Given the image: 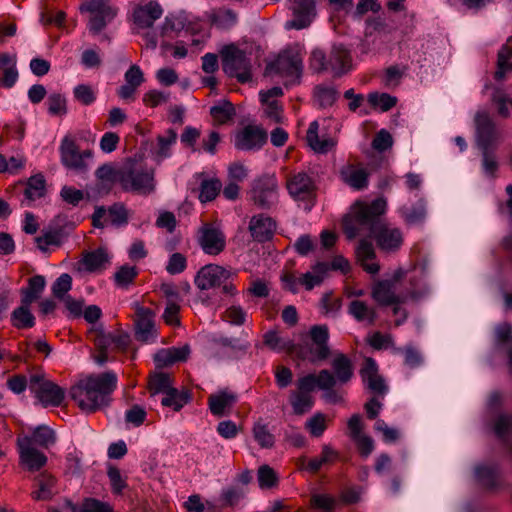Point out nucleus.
Listing matches in <instances>:
<instances>
[{
	"mask_svg": "<svg viewBox=\"0 0 512 512\" xmlns=\"http://www.w3.org/2000/svg\"><path fill=\"white\" fill-rule=\"evenodd\" d=\"M60 197L67 204L76 207L84 199V193L75 187L65 185L60 190Z\"/></svg>",
	"mask_w": 512,
	"mask_h": 512,
	"instance_id": "obj_62",
	"label": "nucleus"
},
{
	"mask_svg": "<svg viewBox=\"0 0 512 512\" xmlns=\"http://www.w3.org/2000/svg\"><path fill=\"white\" fill-rule=\"evenodd\" d=\"M275 228L274 220L263 214L253 216L249 223L251 236L258 242L269 240L273 236Z\"/></svg>",
	"mask_w": 512,
	"mask_h": 512,
	"instance_id": "obj_28",
	"label": "nucleus"
},
{
	"mask_svg": "<svg viewBox=\"0 0 512 512\" xmlns=\"http://www.w3.org/2000/svg\"><path fill=\"white\" fill-rule=\"evenodd\" d=\"M117 383V375L112 371L90 375L71 387L70 396L83 412L94 413L110 404Z\"/></svg>",
	"mask_w": 512,
	"mask_h": 512,
	"instance_id": "obj_2",
	"label": "nucleus"
},
{
	"mask_svg": "<svg viewBox=\"0 0 512 512\" xmlns=\"http://www.w3.org/2000/svg\"><path fill=\"white\" fill-rule=\"evenodd\" d=\"M252 434L254 440L261 448L270 449L275 444V436L270 432L268 425L262 420L254 423Z\"/></svg>",
	"mask_w": 512,
	"mask_h": 512,
	"instance_id": "obj_43",
	"label": "nucleus"
},
{
	"mask_svg": "<svg viewBox=\"0 0 512 512\" xmlns=\"http://www.w3.org/2000/svg\"><path fill=\"white\" fill-rule=\"evenodd\" d=\"M348 313L357 322L365 323L366 325H373L377 318L375 308L361 300H352L348 306Z\"/></svg>",
	"mask_w": 512,
	"mask_h": 512,
	"instance_id": "obj_35",
	"label": "nucleus"
},
{
	"mask_svg": "<svg viewBox=\"0 0 512 512\" xmlns=\"http://www.w3.org/2000/svg\"><path fill=\"white\" fill-rule=\"evenodd\" d=\"M80 10L90 13L88 29L93 34L100 33L118 12L109 0H88L81 4Z\"/></svg>",
	"mask_w": 512,
	"mask_h": 512,
	"instance_id": "obj_7",
	"label": "nucleus"
},
{
	"mask_svg": "<svg viewBox=\"0 0 512 512\" xmlns=\"http://www.w3.org/2000/svg\"><path fill=\"white\" fill-rule=\"evenodd\" d=\"M198 243L208 255H218L226 246L223 232L210 223L203 224L198 230Z\"/></svg>",
	"mask_w": 512,
	"mask_h": 512,
	"instance_id": "obj_14",
	"label": "nucleus"
},
{
	"mask_svg": "<svg viewBox=\"0 0 512 512\" xmlns=\"http://www.w3.org/2000/svg\"><path fill=\"white\" fill-rule=\"evenodd\" d=\"M222 189V183L218 178L204 179L200 184L199 200L202 203L214 200Z\"/></svg>",
	"mask_w": 512,
	"mask_h": 512,
	"instance_id": "obj_46",
	"label": "nucleus"
},
{
	"mask_svg": "<svg viewBox=\"0 0 512 512\" xmlns=\"http://www.w3.org/2000/svg\"><path fill=\"white\" fill-rule=\"evenodd\" d=\"M509 71H512V37L508 39L507 44L498 53L497 70L494 77L496 80L502 81Z\"/></svg>",
	"mask_w": 512,
	"mask_h": 512,
	"instance_id": "obj_38",
	"label": "nucleus"
},
{
	"mask_svg": "<svg viewBox=\"0 0 512 512\" xmlns=\"http://www.w3.org/2000/svg\"><path fill=\"white\" fill-rule=\"evenodd\" d=\"M328 418L323 413H316L305 422V428L312 437H321L327 429Z\"/></svg>",
	"mask_w": 512,
	"mask_h": 512,
	"instance_id": "obj_52",
	"label": "nucleus"
},
{
	"mask_svg": "<svg viewBox=\"0 0 512 512\" xmlns=\"http://www.w3.org/2000/svg\"><path fill=\"white\" fill-rule=\"evenodd\" d=\"M303 57V49L294 44L284 49L272 66L282 75L299 78L303 69Z\"/></svg>",
	"mask_w": 512,
	"mask_h": 512,
	"instance_id": "obj_9",
	"label": "nucleus"
},
{
	"mask_svg": "<svg viewBox=\"0 0 512 512\" xmlns=\"http://www.w3.org/2000/svg\"><path fill=\"white\" fill-rule=\"evenodd\" d=\"M277 180L273 175H264L253 182L250 198L253 204L262 209L270 208L276 199Z\"/></svg>",
	"mask_w": 512,
	"mask_h": 512,
	"instance_id": "obj_12",
	"label": "nucleus"
},
{
	"mask_svg": "<svg viewBox=\"0 0 512 512\" xmlns=\"http://www.w3.org/2000/svg\"><path fill=\"white\" fill-rule=\"evenodd\" d=\"M172 379L169 374L155 373L149 380V391L152 395L161 393L162 395L172 389Z\"/></svg>",
	"mask_w": 512,
	"mask_h": 512,
	"instance_id": "obj_50",
	"label": "nucleus"
},
{
	"mask_svg": "<svg viewBox=\"0 0 512 512\" xmlns=\"http://www.w3.org/2000/svg\"><path fill=\"white\" fill-rule=\"evenodd\" d=\"M29 388L44 407L60 406L65 398V391L60 386L41 375L30 377Z\"/></svg>",
	"mask_w": 512,
	"mask_h": 512,
	"instance_id": "obj_8",
	"label": "nucleus"
},
{
	"mask_svg": "<svg viewBox=\"0 0 512 512\" xmlns=\"http://www.w3.org/2000/svg\"><path fill=\"white\" fill-rule=\"evenodd\" d=\"M59 155L61 164L68 170L83 174L90 168V162L93 159L91 149H81L72 134H66L59 145Z\"/></svg>",
	"mask_w": 512,
	"mask_h": 512,
	"instance_id": "obj_5",
	"label": "nucleus"
},
{
	"mask_svg": "<svg viewBox=\"0 0 512 512\" xmlns=\"http://www.w3.org/2000/svg\"><path fill=\"white\" fill-rule=\"evenodd\" d=\"M308 336L310 341L298 347V356L312 364L327 360L331 355L328 326L313 325L309 329Z\"/></svg>",
	"mask_w": 512,
	"mask_h": 512,
	"instance_id": "obj_4",
	"label": "nucleus"
},
{
	"mask_svg": "<svg viewBox=\"0 0 512 512\" xmlns=\"http://www.w3.org/2000/svg\"><path fill=\"white\" fill-rule=\"evenodd\" d=\"M89 336L98 349V353L94 356L95 361L98 364L105 363L108 360L107 350L113 342L112 333H106L102 328H95L90 331Z\"/></svg>",
	"mask_w": 512,
	"mask_h": 512,
	"instance_id": "obj_33",
	"label": "nucleus"
},
{
	"mask_svg": "<svg viewBox=\"0 0 512 512\" xmlns=\"http://www.w3.org/2000/svg\"><path fill=\"white\" fill-rule=\"evenodd\" d=\"M124 191L149 195L155 190L154 170L139 162H127L118 172Z\"/></svg>",
	"mask_w": 512,
	"mask_h": 512,
	"instance_id": "obj_3",
	"label": "nucleus"
},
{
	"mask_svg": "<svg viewBox=\"0 0 512 512\" xmlns=\"http://www.w3.org/2000/svg\"><path fill=\"white\" fill-rule=\"evenodd\" d=\"M290 403L294 413L297 415H302L312 408L314 402L310 394L295 391L290 396Z\"/></svg>",
	"mask_w": 512,
	"mask_h": 512,
	"instance_id": "obj_49",
	"label": "nucleus"
},
{
	"mask_svg": "<svg viewBox=\"0 0 512 512\" xmlns=\"http://www.w3.org/2000/svg\"><path fill=\"white\" fill-rule=\"evenodd\" d=\"M360 376L365 386L376 395H384L387 386L378 373V366L374 359L366 358L360 370Z\"/></svg>",
	"mask_w": 512,
	"mask_h": 512,
	"instance_id": "obj_20",
	"label": "nucleus"
},
{
	"mask_svg": "<svg viewBox=\"0 0 512 512\" xmlns=\"http://www.w3.org/2000/svg\"><path fill=\"white\" fill-rule=\"evenodd\" d=\"M328 64L337 74H342L351 66V56L342 46H335L330 54Z\"/></svg>",
	"mask_w": 512,
	"mask_h": 512,
	"instance_id": "obj_37",
	"label": "nucleus"
},
{
	"mask_svg": "<svg viewBox=\"0 0 512 512\" xmlns=\"http://www.w3.org/2000/svg\"><path fill=\"white\" fill-rule=\"evenodd\" d=\"M386 210V201L378 198L372 202L356 201L343 218V230L347 238L353 239L361 234L373 236L378 246L386 251L398 249L403 236L398 228L382 223L380 216Z\"/></svg>",
	"mask_w": 512,
	"mask_h": 512,
	"instance_id": "obj_1",
	"label": "nucleus"
},
{
	"mask_svg": "<svg viewBox=\"0 0 512 512\" xmlns=\"http://www.w3.org/2000/svg\"><path fill=\"white\" fill-rule=\"evenodd\" d=\"M329 272V264L325 262H317L312 266L311 271L300 275L301 286L306 291H311L320 286Z\"/></svg>",
	"mask_w": 512,
	"mask_h": 512,
	"instance_id": "obj_31",
	"label": "nucleus"
},
{
	"mask_svg": "<svg viewBox=\"0 0 512 512\" xmlns=\"http://www.w3.org/2000/svg\"><path fill=\"white\" fill-rule=\"evenodd\" d=\"M476 143L480 150H491L499 138L496 125L490 115L481 111L475 116Z\"/></svg>",
	"mask_w": 512,
	"mask_h": 512,
	"instance_id": "obj_13",
	"label": "nucleus"
},
{
	"mask_svg": "<svg viewBox=\"0 0 512 512\" xmlns=\"http://www.w3.org/2000/svg\"><path fill=\"white\" fill-rule=\"evenodd\" d=\"M286 188L296 201H312L316 197L315 181L304 171L291 173L286 179Z\"/></svg>",
	"mask_w": 512,
	"mask_h": 512,
	"instance_id": "obj_11",
	"label": "nucleus"
},
{
	"mask_svg": "<svg viewBox=\"0 0 512 512\" xmlns=\"http://www.w3.org/2000/svg\"><path fill=\"white\" fill-rule=\"evenodd\" d=\"M12 325L18 329L32 328L35 325V317L26 306H20L12 312Z\"/></svg>",
	"mask_w": 512,
	"mask_h": 512,
	"instance_id": "obj_47",
	"label": "nucleus"
},
{
	"mask_svg": "<svg viewBox=\"0 0 512 512\" xmlns=\"http://www.w3.org/2000/svg\"><path fill=\"white\" fill-rule=\"evenodd\" d=\"M45 191V179L41 174H37L28 179L24 190V196L28 202H33L42 198L45 195Z\"/></svg>",
	"mask_w": 512,
	"mask_h": 512,
	"instance_id": "obj_42",
	"label": "nucleus"
},
{
	"mask_svg": "<svg viewBox=\"0 0 512 512\" xmlns=\"http://www.w3.org/2000/svg\"><path fill=\"white\" fill-rule=\"evenodd\" d=\"M342 181L354 190L360 191L368 186L369 173L361 166L348 164L340 170Z\"/></svg>",
	"mask_w": 512,
	"mask_h": 512,
	"instance_id": "obj_27",
	"label": "nucleus"
},
{
	"mask_svg": "<svg viewBox=\"0 0 512 512\" xmlns=\"http://www.w3.org/2000/svg\"><path fill=\"white\" fill-rule=\"evenodd\" d=\"M32 445L48 448L56 442L54 431L45 425L36 427L31 435H28Z\"/></svg>",
	"mask_w": 512,
	"mask_h": 512,
	"instance_id": "obj_44",
	"label": "nucleus"
},
{
	"mask_svg": "<svg viewBox=\"0 0 512 512\" xmlns=\"http://www.w3.org/2000/svg\"><path fill=\"white\" fill-rule=\"evenodd\" d=\"M209 18L215 26L221 29H229L238 21L236 12L224 7L212 10Z\"/></svg>",
	"mask_w": 512,
	"mask_h": 512,
	"instance_id": "obj_40",
	"label": "nucleus"
},
{
	"mask_svg": "<svg viewBox=\"0 0 512 512\" xmlns=\"http://www.w3.org/2000/svg\"><path fill=\"white\" fill-rule=\"evenodd\" d=\"M276 472L268 465H262L258 470V482L261 488H271L277 484Z\"/></svg>",
	"mask_w": 512,
	"mask_h": 512,
	"instance_id": "obj_61",
	"label": "nucleus"
},
{
	"mask_svg": "<svg viewBox=\"0 0 512 512\" xmlns=\"http://www.w3.org/2000/svg\"><path fill=\"white\" fill-rule=\"evenodd\" d=\"M314 99L321 108L331 107L337 99V91L333 87L319 85L314 89Z\"/></svg>",
	"mask_w": 512,
	"mask_h": 512,
	"instance_id": "obj_51",
	"label": "nucleus"
},
{
	"mask_svg": "<svg viewBox=\"0 0 512 512\" xmlns=\"http://www.w3.org/2000/svg\"><path fill=\"white\" fill-rule=\"evenodd\" d=\"M290 9L293 12V18L286 22L287 29H304L308 27L315 16L314 0H290Z\"/></svg>",
	"mask_w": 512,
	"mask_h": 512,
	"instance_id": "obj_18",
	"label": "nucleus"
},
{
	"mask_svg": "<svg viewBox=\"0 0 512 512\" xmlns=\"http://www.w3.org/2000/svg\"><path fill=\"white\" fill-rule=\"evenodd\" d=\"M110 262L107 251L103 248L87 252L84 254L80 265L88 272H101L106 269Z\"/></svg>",
	"mask_w": 512,
	"mask_h": 512,
	"instance_id": "obj_32",
	"label": "nucleus"
},
{
	"mask_svg": "<svg viewBox=\"0 0 512 512\" xmlns=\"http://www.w3.org/2000/svg\"><path fill=\"white\" fill-rule=\"evenodd\" d=\"M494 432L502 440H506L512 433V415H499L494 423Z\"/></svg>",
	"mask_w": 512,
	"mask_h": 512,
	"instance_id": "obj_57",
	"label": "nucleus"
},
{
	"mask_svg": "<svg viewBox=\"0 0 512 512\" xmlns=\"http://www.w3.org/2000/svg\"><path fill=\"white\" fill-rule=\"evenodd\" d=\"M48 112L53 116H63L67 113L66 99L60 93H52L46 101Z\"/></svg>",
	"mask_w": 512,
	"mask_h": 512,
	"instance_id": "obj_54",
	"label": "nucleus"
},
{
	"mask_svg": "<svg viewBox=\"0 0 512 512\" xmlns=\"http://www.w3.org/2000/svg\"><path fill=\"white\" fill-rule=\"evenodd\" d=\"M357 259L360 262L363 269L370 273L376 274L379 272L378 263L374 262L375 250L371 242L367 240H361L356 249Z\"/></svg>",
	"mask_w": 512,
	"mask_h": 512,
	"instance_id": "obj_34",
	"label": "nucleus"
},
{
	"mask_svg": "<svg viewBox=\"0 0 512 512\" xmlns=\"http://www.w3.org/2000/svg\"><path fill=\"white\" fill-rule=\"evenodd\" d=\"M75 100L85 106L93 104L96 100V92L87 84H79L73 89Z\"/></svg>",
	"mask_w": 512,
	"mask_h": 512,
	"instance_id": "obj_55",
	"label": "nucleus"
},
{
	"mask_svg": "<svg viewBox=\"0 0 512 512\" xmlns=\"http://www.w3.org/2000/svg\"><path fill=\"white\" fill-rule=\"evenodd\" d=\"M163 14V9L157 2H149L137 7L133 12L134 23L140 28H150Z\"/></svg>",
	"mask_w": 512,
	"mask_h": 512,
	"instance_id": "obj_29",
	"label": "nucleus"
},
{
	"mask_svg": "<svg viewBox=\"0 0 512 512\" xmlns=\"http://www.w3.org/2000/svg\"><path fill=\"white\" fill-rule=\"evenodd\" d=\"M331 367L333 372H331L335 378V385L337 383L339 384H346L348 383L353 375H354V368L351 359L343 354V353H336L332 362Z\"/></svg>",
	"mask_w": 512,
	"mask_h": 512,
	"instance_id": "obj_30",
	"label": "nucleus"
},
{
	"mask_svg": "<svg viewBox=\"0 0 512 512\" xmlns=\"http://www.w3.org/2000/svg\"><path fill=\"white\" fill-rule=\"evenodd\" d=\"M224 72L241 83L251 81V63L246 53L235 45L225 46L221 52Z\"/></svg>",
	"mask_w": 512,
	"mask_h": 512,
	"instance_id": "obj_6",
	"label": "nucleus"
},
{
	"mask_svg": "<svg viewBox=\"0 0 512 512\" xmlns=\"http://www.w3.org/2000/svg\"><path fill=\"white\" fill-rule=\"evenodd\" d=\"M177 141V133L173 129H168L163 135L157 137V147L155 158L158 162L171 156V148Z\"/></svg>",
	"mask_w": 512,
	"mask_h": 512,
	"instance_id": "obj_39",
	"label": "nucleus"
},
{
	"mask_svg": "<svg viewBox=\"0 0 512 512\" xmlns=\"http://www.w3.org/2000/svg\"><path fill=\"white\" fill-rule=\"evenodd\" d=\"M249 348L247 341L233 338H220L214 341L212 354L218 359L237 358Z\"/></svg>",
	"mask_w": 512,
	"mask_h": 512,
	"instance_id": "obj_21",
	"label": "nucleus"
},
{
	"mask_svg": "<svg viewBox=\"0 0 512 512\" xmlns=\"http://www.w3.org/2000/svg\"><path fill=\"white\" fill-rule=\"evenodd\" d=\"M108 215L114 225H125L128 222V213L122 203H115L110 206L108 209Z\"/></svg>",
	"mask_w": 512,
	"mask_h": 512,
	"instance_id": "obj_63",
	"label": "nucleus"
},
{
	"mask_svg": "<svg viewBox=\"0 0 512 512\" xmlns=\"http://www.w3.org/2000/svg\"><path fill=\"white\" fill-rule=\"evenodd\" d=\"M231 271L216 264H209L202 267L195 277V285L200 290H209L216 286H221L222 283L232 277Z\"/></svg>",
	"mask_w": 512,
	"mask_h": 512,
	"instance_id": "obj_16",
	"label": "nucleus"
},
{
	"mask_svg": "<svg viewBox=\"0 0 512 512\" xmlns=\"http://www.w3.org/2000/svg\"><path fill=\"white\" fill-rule=\"evenodd\" d=\"M223 320L231 325H242L246 320V312L239 305L228 307L222 316Z\"/></svg>",
	"mask_w": 512,
	"mask_h": 512,
	"instance_id": "obj_59",
	"label": "nucleus"
},
{
	"mask_svg": "<svg viewBox=\"0 0 512 512\" xmlns=\"http://www.w3.org/2000/svg\"><path fill=\"white\" fill-rule=\"evenodd\" d=\"M339 458V453L329 444L322 446L321 454L318 457H314L307 460L306 457L299 458V466L301 469H305L310 473H317L323 466L331 465L336 462Z\"/></svg>",
	"mask_w": 512,
	"mask_h": 512,
	"instance_id": "obj_23",
	"label": "nucleus"
},
{
	"mask_svg": "<svg viewBox=\"0 0 512 512\" xmlns=\"http://www.w3.org/2000/svg\"><path fill=\"white\" fill-rule=\"evenodd\" d=\"M137 275L138 270L135 266L123 265L115 272L114 282L117 287L126 289L134 282Z\"/></svg>",
	"mask_w": 512,
	"mask_h": 512,
	"instance_id": "obj_48",
	"label": "nucleus"
},
{
	"mask_svg": "<svg viewBox=\"0 0 512 512\" xmlns=\"http://www.w3.org/2000/svg\"><path fill=\"white\" fill-rule=\"evenodd\" d=\"M210 114L215 124L222 125L233 119L235 109L231 102L222 101L211 107Z\"/></svg>",
	"mask_w": 512,
	"mask_h": 512,
	"instance_id": "obj_45",
	"label": "nucleus"
},
{
	"mask_svg": "<svg viewBox=\"0 0 512 512\" xmlns=\"http://www.w3.org/2000/svg\"><path fill=\"white\" fill-rule=\"evenodd\" d=\"M335 386V378L330 370L323 369L317 375L308 374L298 379L297 391L310 394L316 387L331 390Z\"/></svg>",
	"mask_w": 512,
	"mask_h": 512,
	"instance_id": "obj_19",
	"label": "nucleus"
},
{
	"mask_svg": "<svg viewBox=\"0 0 512 512\" xmlns=\"http://www.w3.org/2000/svg\"><path fill=\"white\" fill-rule=\"evenodd\" d=\"M190 354L189 345L163 348L154 355V362L158 368L171 366L177 362L186 361Z\"/></svg>",
	"mask_w": 512,
	"mask_h": 512,
	"instance_id": "obj_26",
	"label": "nucleus"
},
{
	"mask_svg": "<svg viewBox=\"0 0 512 512\" xmlns=\"http://www.w3.org/2000/svg\"><path fill=\"white\" fill-rule=\"evenodd\" d=\"M72 286V278L69 274L64 273L60 275L56 281L54 282L52 286V292L53 295L58 298L62 299L67 295V292L71 289Z\"/></svg>",
	"mask_w": 512,
	"mask_h": 512,
	"instance_id": "obj_60",
	"label": "nucleus"
},
{
	"mask_svg": "<svg viewBox=\"0 0 512 512\" xmlns=\"http://www.w3.org/2000/svg\"><path fill=\"white\" fill-rule=\"evenodd\" d=\"M307 145L318 154H327L328 152L335 149L337 145V139L331 136H320L319 135V123L313 121L309 124L306 133Z\"/></svg>",
	"mask_w": 512,
	"mask_h": 512,
	"instance_id": "obj_22",
	"label": "nucleus"
},
{
	"mask_svg": "<svg viewBox=\"0 0 512 512\" xmlns=\"http://www.w3.org/2000/svg\"><path fill=\"white\" fill-rule=\"evenodd\" d=\"M56 478L48 472H42L34 478V489L31 492L32 499L47 501L57 493Z\"/></svg>",
	"mask_w": 512,
	"mask_h": 512,
	"instance_id": "obj_25",
	"label": "nucleus"
},
{
	"mask_svg": "<svg viewBox=\"0 0 512 512\" xmlns=\"http://www.w3.org/2000/svg\"><path fill=\"white\" fill-rule=\"evenodd\" d=\"M235 400V396L231 393L220 392L218 394H212L208 398L210 411L215 416H222L226 408L232 406Z\"/></svg>",
	"mask_w": 512,
	"mask_h": 512,
	"instance_id": "obj_41",
	"label": "nucleus"
},
{
	"mask_svg": "<svg viewBox=\"0 0 512 512\" xmlns=\"http://www.w3.org/2000/svg\"><path fill=\"white\" fill-rule=\"evenodd\" d=\"M500 116L507 118L512 113V99L503 91H495L492 97Z\"/></svg>",
	"mask_w": 512,
	"mask_h": 512,
	"instance_id": "obj_56",
	"label": "nucleus"
},
{
	"mask_svg": "<svg viewBox=\"0 0 512 512\" xmlns=\"http://www.w3.org/2000/svg\"><path fill=\"white\" fill-rule=\"evenodd\" d=\"M267 141V133L255 125H247L235 135L234 145L238 150L252 151L260 149Z\"/></svg>",
	"mask_w": 512,
	"mask_h": 512,
	"instance_id": "obj_17",
	"label": "nucleus"
},
{
	"mask_svg": "<svg viewBox=\"0 0 512 512\" xmlns=\"http://www.w3.org/2000/svg\"><path fill=\"white\" fill-rule=\"evenodd\" d=\"M16 447L19 454V464L30 472L39 471L47 463L46 455L32 445L28 435L18 436Z\"/></svg>",
	"mask_w": 512,
	"mask_h": 512,
	"instance_id": "obj_10",
	"label": "nucleus"
},
{
	"mask_svg": "<svg viewBox=\"0 0 512 512\" xmlns=\"http://www.w3.org/2000/svg\"><path fill=\"white\" fill-rule=\"evenodd\" d=\"M135 337L143 343L155 341L157 337L155 313L150 308L136 305Z\"/></svg>",
	"mask_w": 512,
	"mask_h": 512,
	"instance_id": "obj_15",
	"label": "nucleus"
},
{
	"mask_svg": "<svg viewBox=\"0 0 512 512\" xmlns=\"http://www.w3.org/2000/svg\"><path fill=\"white\" fill-rule=\"evenodd\" d=\"M368 101L372 106L379 107L382 111H388L396 105V98L386 93H370Z\"/></svg>",
	"mask_w": 512,
	"mask_h": 512,
	"instance_id": "obj_58",
	"label": "nucleus"
},
{
	"mask_svg": "<svg viewBox=\"0 0 512 512\" xmlns=\"http://www.w3.org/2000/svg\"><path fill=\"white\" fill-rule=\"evenodd\" d=\"M169 94L158 90H149L143 95V103L150 108H155L168 101Z\"/></svg>",
	"mask_w": 512,
	"mask_h": 512,
	"instance_id": "obj_64",
	"label": "nucleus"
},
{
	"mask_svg": "<svg viewBox=\"0 0 512 512\" xmlns=\"http://www.w3.org/2000/svg\"><path fill=\"white\" fill-rule=\"evenodd\" d=\"M72 512H113L112 507L94 498H86L80 505H74Z\"/></svg>",
	"mask_w": 512,
	"mask_h": 512,
	"instance_id": "obj_53",
	"label": "nucleus"
},
{
	"mask_svg": "<svg viewBox=\"0 0 512 512\" xmlns=\"http://www.w3.org/2000/svg\"><path fill=\"white\" fill-rule=\"evenodd\" d=\"M372 298L381 306L401 304L405 301L403 296L397 295L395 284L389 280L378 281L372 287Z\"/></svg>",
	"mask_w": 512,
	"mask_h": 512,
	"instance_id": "obj_24",
	"label": "nucleus"
},
{
	"mask_svg": "<svg viewBox=\"0 0 512 512\" xmlns=\"http://www.w3.org/2000/svg\"><path fill=\"white\" fill-rule=\"evenodd\" d=\"M191 400V393L187 389L178 390L172 388L163 394L161 404L164 407L172 408L174 411H180Z\"/></svg>",
	"mask_w": 512,
	"mask_h": 512,
	"instance_id": "obj_36",
	"label": "nucleus"
}]
</instances>
